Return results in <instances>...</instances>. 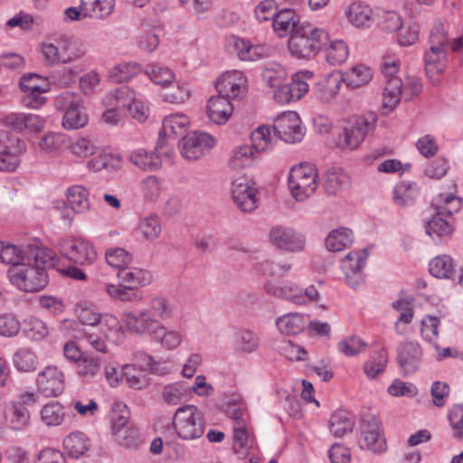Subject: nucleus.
Instances as JSON below:
<instances>
[{
    "label": "nucleus",
    "instance_id": "nucleus-21",
    "mask_svg": "<svg viewBox=\"0 0 463 463\" xmlns=\"http://www.w3.org/2000/svg\"><path fill=\"white\" fill-rule=\"evenodd\" d=\"M117 277L119 284L131 286V288L138 290L140 287H145L151 282L152 276L149 271L126 266L125 268L118 270Z\"/></svg>",
    "mask_w": 463,
    "mask_h": 463
},
{
    "label": "nucleus",
    "instance_id": "nucleus-55",
    "mask_svg": "<svg viewBox=\"0 0 463 463\" xmlns=\"http://www.w3.org/2000/svg\"><path fill=\"white\" fill-rule=\"evenodd\" d=\"M372 10L368 5L353 4L349 7L347 17L356 27L368 26L371 21Z\"/></svg>",
    "mask_w": 463,
    "mask_h": 463
},
{
    "label": "nucleus",
    "instance_id": "nucleus-37",
    "mask_svg": "<svg viewBox=\"0 0 463 463\" xmlns=\"http://www.w3.org/2000/svg\"><path fill=\"white\" fill-rule=\"evenodd\" d=\"M403 95V84L399 77H391L386 80L383 90L384 107L394 109Z\"/></svg>",
    "mask_w": 463,
    "mask_h": 463
},
{
    "label": "nucleus",
    "instance_id": "nucleus-31",
    "mask_svg": "<svg viewBox=\"0 0 463 463\" xmlns=\"http://www.w3.org/2000/svg\"><path fill=\"white\" fill-rule=\"evenodd\" d=\"M354 241L353 232L347 228L332 231L326 239V246L329 251H340L350 246Z\"/></svg>",
    "mask_w": 463,
    "mask_h": 463
},
{
    "label": "nucleus",
    "instance_id": "nucleus-8",
    "mask_svg": "<svg viewBox=\"0 0 463 463\" xmlns=\"http://www.w3.org/2000/svg\"><path fill=\"white\" fill-rule=\"evenodd\" d=\"M377 119V115L373 112L354 118L345 127L337 146L350 150L357 148L365 136L374 129Z\"/></svg>",
    "mask_w": 463,
    "mask_h": 463
},
{
    "label": "nucleus",
    "instance_id": "nucleus-5",
    "mask_svg": "<svg viewBox=\"0 0 463 463\" xmlns=\"http://www.w3.org/2000/svg\"><path fill=\"white\" fill-rule=\"evenodd\" d=\"M251 146H244L235 149L229 161L233 169H241L250 165L254 160V152H264L272 146L273 138L270 128L259 127L250 136Z\"/></svg>",
    "mask_w": 463,
    "mask_h": 463
},
{
    "label": "nucleus",
    "instance_id": "nucleus-23",
    "mask_svg": "<svg viewBox=\"0 0 463 463\" xmlns=\"http://www.w3.org/2000/svg\"><path fill=\"white\" fill-rule=\"evenodd\" d=\"M91 443L88 436L81 431H74L63 440V448L71 458H80L90 450Z\"/></svg>",
    "mask_w": 463,
    "mask_h": 463
},
{
    "label": "nucleus",
    "instance_id": "nucleus-44",
    "mask_svg": "<svg viewBox=\"0 0 463 463\" xmlns=\"http://www.w3.org/2000/svg\"><path fill=\"white\" fill-rule=\"evenodd\" d=\"M65 417L64 407L58 402L45 404L41 410V420L47 426L61 425Z\"/></svg>",
    "mask_w": 463,
    "mask_h": 463
},
{
    "label": "nucleus",
    "instance_id": "nucleus-22",
    "mask_svg": "<svg viewBox=\"0 0 463 463\" xmlns=\"http://www.w3.org/2000/svg\"><path fill=\"white\" fill-rule=\"evenodd\" d=\"M279 331L286 335H296L307 326V317L300 313H288L276 319Z\"/></svg>",
    "mask_w": 463,
    "mask_h": 463
},
{
    "label": "nucleus",
    "instance_id": "nucleus-53",
    "mask_svg": "<svg viewBox=\"0 0 463 463\" xmlns=\"http://www.w3.org/2000/svg\"><path fill=\"white\" fill-rule=\"evenodd\" d=\"M348 48L342 40H335L326 49V60L334 66L345 62L348 57Z\"/></svg>",
    "mask_w": 463,
    "mask_h": 463
},
{
    "label": "nucleus",
    "instance_id": "nucleus-18",
    "mask_svg": "<svg viewBox=\"0 0 463 463\" xmlns=\"http://www.w3.org/2000/svg\"><path fill=\"white\" fill-rule=\"evenodd\" d=\"M422 351L419 344L405 342L397 347V361L404 375L416 372L420 364Z\"/></svg>",
    "mask_w": 463,
    "mask_h": 463
},
{
    "label": "nucleus",
    "instance_id": "nucleus-54",
    "mask_svg": "<svg viewBox=\"0 0 463 463\" xmlns=\"http://www.w3.org/2000/svg\"><path fill=\"white\" fill-rule=\"evenodd\" d=\"M153 336L163 347L169 350L176 348L182 341V336L177 331L167 330L161 322Z\"/></svg>",
    "mask_w": 463,
    "mask_h": 463
},
{
    "label": "nucleus",
    "instance_id": "nucleus-50",
    "mask_svg": "<svg viewBox=\"0 0 463 463\" xmlns=\"http://www.w3.org/2000/svg\"><path fill=\"white\" fill-rule=\"evenodd\" d=\"M146 74L156 84L166 87L175 80L174 72L160 64H149L146 68Z\"/></svg>",
    "mask_w": 463,
    "mask_h": 463
},
{
    "label": "nucleus",
    "instance_id": "nucleus-61",
    "mask_svg": "<svg viewBox=\"0 0 463 463\" xmlns=\"http://www.w3.org/2000/svg\"><path fill=\"white\" fill-rule=\"evenodd\" d=\"M86 341L96 351L106 353L107 345L105 342V334L95 327H87L82 329V335L80 336Z\"/></svg>",
    "mask_w": 463,
    "mask_h": 463
},
{
    "label": "nucleus",
    "instance_id": "nucleus-49",
    "mask_svg": "<svg viewBox=\"0 0 463 463\" xmlns=\"http://www.w3.org/2000/svg\"><path fill=\"white\" fill-rule=\"evenodd\" d=\"M261 77L268 86L275 88L283 83L287 77V71L282 65L277 62H269L265 65Z\"/></svg>",
    "mask_w": 463,
    "mask_h": 463
},
{
    "label": "nucleus",
    "instance_id": "nucleus-40",
    "mask_svg": "<svg viewBox=\"0 0 463 463\" xmlns=\"http://www.w3.org/2000/svg\"><path fill=\"white\" fill-rule=\"evenodd\" d=\"M432 276L439 279H451L455 274L453 260L448 255H441L432 259L429 264Z\"/></svg>",
    "mask_w": 463,
    "mask_h": 463
},
{
    "label": "nucleus",
    "instance_id": "nucleus-2",
    "mask_svg": "<svg viewBox=\"0 0 463 463\" xmlns=\"http://www.w3.org/2000/svg\"><path fill=\"white\" fill-rule=\"evenodd\" d=\"M55 265V253L50 260L32 261L28 264H21L19 267H11L7 271V277L13 286L19 290L33 293L43 289L48 284L47 269Z\"/></svg>",
    "mask_w": 463,
    "mask_h": 463
},
{
    "label": "nucleus",
    "instance_id": "nucleus-62",
    "mask_svg": "<svg viewBox=\"0 0 463 463\" xmlns=\"http://www.w3.org/2000/svg\"><path fill=\"white\" fill-rule=\"evenodd\" d=\"M130 412L124 403H115L111 413L112 431L130 426L128 420Z\"/></svg>",
    "mask_w": 463,
    "mask_h": 463
},
{
    "label": "nucleus",
    "instance_id": "nucleus-38",
    "mask_svg": "<svg viewBox=\"0 0 463 463\" xmlns=\"http://www.w3.org/2000/svg\"><path fill=\"white\" fill-rule=\"evenodd\" d=\"M260 345L259 336L249 329H240L235 336V350L241 354H251Z\"/></svg>",
    "mask_w": 463,
    "mask_h": 463
},
{
    "label": "nucleus",
    "instance_id": "nucleus-47",
    "mask_svg": "<svg viewBox=\"0 0 463 463\" xmlns=\"http://www.w3.org/2000/svg\"><path fill=\"white\" fill-rule=\"evenodd\" d=\"M312 77L313 72L310 71H298L292 75L289 83H286L292 90L290 92L293 95L294 101L300 99L308 91L309 85L307 80Z\"/></svg>",
    "mask_w": 463,
    "mask_h": 463
},
{
    "label": "nucleus",
    "instance_id": "nucleus-32",
    "mask_svg": "<svg viewBox=\"0 0 463 463\" xmlns=\"http://www.w3.org/2000/svg\"><path fill=\"white\" fill-rule=\"evenodd\" d=\"M418 195L419 190L415 184L403 182L396 184L392 192L393 201L400 207L412 205Z\"/></svg>",
    "mask_w": 463,
    "mask_h": 463
},
{
    "label": "nucleus",
    "instance_id": "nucleus-17",
    "mask_svg": "<svg viewBox=\"0 0 463 463\" xmlns=\"http://www.w3.org/2000/svg\"><path fill=\"white\" fill-rule=\"evenodd\" d=\"M123 316L128 330L136 335H154L159 327V320L153 317L147 308L141 309L137 314L127 312Z\"/></svg>",
    "mask_w": 463,
    "mask_h": 463
},
{
    "label": "nucleus",
    "instance_id": "nucleus-28",
    "mask_svg": "<svg viewBox=\"0 0 463 463\" xmlns=\"http://www.w3.org/2000/svg\"><path fill=\"white\" fill-rule=\"evenodd\" d=\"M129 161L138 168L146 171H155L161 166L159 156L154 152H147L143 148L130 153Z\"/></svg>",
    "mask_w": 463,
    "mask_h": 463
},
{
    "label": "nucleus",
    "instance_id": "nucleus-34",
    "mask_svg": "<svg viewBox=\"0 0 463 463\" xmlns=\"http://www.w3.org/2000/svg\"><path fill=\"white\" fill-rule=\"evenodd\" d=\"M106 291L111 298L122 302H138L143 298L137 289L125 284H107Z\"/></svg>",
    "mask_w": 463,
    "mask_h": 463
},
{
    "label": "nucleus",
    "instance_id": "nucleus-33",
    "mask_svg": "<svg viewBox=\"0 0 463 463\" xmlns=\"http://www.w3.org/2000/svg\"><path fill=\"white\" fill-rule=\"evenodd\" d=\"M233 46L241 61H252L265 56V49L261 45H253L249 41L236 38Z\"/></svg>",
    "mask_w": 463,
    "mask_h": 463
},
{
    "label": "nucleus",
    "instance_id": "nucleus-64",
    "mask_svg": "<svg viewBox=\"0 0 463 463\" xmlns=\"http://www.w3.org/2000/svg\"><path fill=\"white\" fill-rule=\"evenodd\" d=\"M449 425L455 439H463V406L456 405L449 413Z\"/></svg>",
    "mask_w": 463,
    "mask_h": 463
},
{
    "label": "nucleus",
    "instance_id": "nucleus-42",
    "mask_svg": "<svg viewBox=\"0 0 463 463\" xmlns=\"http://www.w3.org/2000/svg\"><path fill=\"white\" fill-rule=\"evenodd\" d=\"M373 77L372 70L369 67L359 64L349 69L345 74V80L347 86L357 89L367 84Z\"/></svg>",
    "mask_w": 463,
    "mask_h": 463
},
{
    "label": "nucleus",
    "instance_id": "nucleus-46",
    "mask_svg": "<svg viewBox=\"0 0 463 463\" xmlns=\"http://www.w3.org/2000/svg\"><path fill=\"white\" fill-rule=\"evenodd\" d=\"M387 363V351L382 348L364 363V372L368 378L373 379L385 370Z\"/></svg>",
    "mask_w": 463,
    "mask_h": 463
},
{
    "label": "nucleus",
    "instance_id": "nucleus-14",
    "mask_svg": "<svg viewBox=\"0 0 463 463\" xmlns=\"http://www.w3.org/2000/svg\"><path fill=\"white\" fill-rule=\"evenodd\" d=\"M367 250L349 252L342 261V269L345 275L346 283L353 288H358L364 281L363 269L365 266Z\"/></svg>",
    "mask_w": 463,
    "mask_h": 463
},
{
    "label": "nucleus",
    "instance_id": "nucleus-15",
    "mask_svg": "<svg viewBox=\"0 0 463 463\" xmlns=\"http://www.w3.org/2000/svg\"><path fill=\"white\" fill-rule=\"evenodd\" d=\"M38 391L45 397H56L64 390L63 373L56 366H47L36 378Z\"/></svg>",
    "mask_w": 463,
    "mask_h": 463
},
{
    "label": "nucleus",
    "instance_id": "nucleus-13",
    "mask_svg": "<svg viewBox=\"0 0 463 463\" xmlns=\"http://www.w3.org/2000/svg\"><path fill=\"white\" fill-rule=\"evenodd\" d=\"M254 183L246 175L235 178L232 183V197L237 206L246 213H250L257 208V189Z\"/></svg>",
    "mask_w": 463,
    "mask_h": 463
},
{
    "label": "nucleus",
    "instance_id": "nucleus-11",
    "mask_svg": "<svg viewBox=\"0 0 463 463\" xmlns=\"http://www.w3.org/2000/svg\"><path fill=\"white\" fill-rule=\"evenodd\" d=\"M61 252L71 261L79 265H90L96 259L93 246L82 238L60 239Z\"/></svg>",
    "mask_w": 463,
    "mask_h": 463
},
{
    "label": "nucleus",
    "instance_id": "nucleus-41",
    "mask_svg": "<svg viewBox=\"0 0 463 463\" xmlns=\"http://www.w3.org/2000/svg\"><path fill=\"white\" fill-rule=\"evenodd\" d=\"M188 125L189 119L184 114H172L163 120V133L165 136H182L186 132Z\"/></svg>",
    "mask_w": 463,
    "mask_h": 463
},
{
    "label": "nucleus",
    "instance_id": "nucleus-58",
    "mask_svg": "<svg viewBox=\"0 0 463 463\" xmlns=\"http://www.w3.org/2000/svg\"><path fill=\"white\" fill-rule=\"evenodd\" d=\"M106 261L110 267L119 270L131 263L132 256L123 248H111L106 251Z\"/></svg>",
    "mask_w": 463,
    "mask_h": 463
},
{
    "label": "nucleus",
    "instance_id": "nucleus-19",
    "mask_svg": "<svg viewBox=\"0 0 463 463\" xmlns=\"http://www.w3.org/2000/svg\"><path fill=\"white\" fill-rule=\"evenodd\" d=\"M67 204L64 205L62 212V218L71 220L68 209L70 208L74 213H85L90 208V202L88 200V192L85 187L81 185H73L67 190Z\"/></svg>",
    "mask_w": 463,
    "mask_h": 463
},
{
    "label": "nucleus",
    "instance_id": "nucleus-3",
    "mask_svg": "<svg viewBox=\"0 0 463 463\" xmlns=\"http://www.w3.org/2000/svg\"><path fill=\"white\" fill-rule=\"evenodd\" d=\"M328 41V33L308 23L296 29L288 40L289 52L298 59L310 60L323 49Z\"/></svg>",
    "mask_w": 463,
    "mask_h": 463
},
{
    "label": "nucleus",
    "instance_id": "nucleus-1",
    "mask_svg": "<svg viewBox=\"0 0 463 463\" xmlns=\"http://www.w3.org/2000/svg\"><path fill=\"white\" fill-rule=\"evenodd\" d=\"M246 80L237 72H227L216 81L218 95L209 99L207 115L213 123H225L233 111L231 99H238L246 92Z\"/></svg>",
    "mask_w": 463,
    "mask_h": 463
},
{
    "label": "nucleus",
    "instance_id": "nucleus-60",
    "mask_svg": "<svg viewBox=\"0 0 463 463\" xmlns=\"http://www.w3.org/2000/svg\"><path fill=\"white\" fill-rule=\"evenodd\" d=\"M20 88L23 91H48L49 82L36 73L24 75L20 80Z\"/></svg>",
    "mask_w": 463,
    "mask_h": 463
},
{
    "label": "nucleus",
    "instance_id": "nucleus-6",
    "mask_svg": "<svg viewBox=\"0 0 463 463\" xmlns=\"http://www.w3.org/2000/svg\"><path fill=\"white\" fill-rule=\"evenodd\" d=\"M176 435L184 440H194L204 433V423L201 413L194 405L179 407L173 417Z\"/></svg>",
    "mask_w": 463,
    "mask_h": 463
},
{
    "label": "nucleus",
    "instance_id": "nucleus-4",
    "mask_svg": "<svg viewBox=\"0 0 463 463\" xmlns=\"http://www.w3.org/2000/svg\"><path fill=\"white\" fill-rule=\"evenodd\" d=\"M52 256V250L41 247L40 242L34 241L23 248H18L9 242L0 241V261L11 265L12 267H19L21 264H25V261L30 264L32 261L46 262L51 260Z\"/></svg>",
    "mask_w": 463,
    "mask_h": 463
},
{
    "label": "nucleus",
    "instance_id": "nucleus-16",
    "mask_svg": "<svg viewBox=\"0 0 463 463\" xmlns=\"http://www.w3.org/2000/svg\"><path fill=\"white\" fill-rule=\"evenodd\" d=\"M269 240L277 248L286 251H300L306 240L295 230L284 226H274L269 232Z\"/></svg>",
    "mask_w": 463,
    "mask_h": 463
},
{
    "label": "nucleus",
    "instance_id": "nucleus-63",
    "mask_svg": "<svg viewBox=\"0 0 463 463\" xmlns=\"http://www.w3.org/2000/svg\"><path fill=\"white\" fill-rule=\"evenodd\" d=\"M62 62L67 63L78 60L86 54L82 43L76 41H63L61 45Z\"/></svg>",
    "mask_w": 463,
    "mask_h": 463
},
{
    "label": "nucleus",
    "instance_id": "nucleus-36",
    "mask_svg": "<svg viewBox=\"0 0 463 463\" xmlns=\"http://www.w3.org/2000/svg\"><path fill=\"white\" fill-rule=\"evenodd\" d=\"M446 57L444 48L430 46V50L426 52L424 57L426 73H442L445 69Z\"/></svg>",
    "mask_w": 463,
    "mask_h": 463
},
{
    "label": "nucleus",
    "instance_id": "nucleus-30",
    "mask_svg": "<svg viewBox=\"0 0 463 463\" xmlns=\"http://www.w3.org/2000/svg\"><path fill=\"white\" fill-rule=\"evenodd\" d=\"M134 92L128 86H121L109 92L104 99L106 108L126 110L133 99Z\"/></svg>",
    "mask_w": 463,
    "mask_h": 463
},
{
    "label": "nucleus",
    "instance_id": "nucleus-7",
    "mask_svg": "<svg viewBox=\"0 0 463 463\" xmlns=\"http://www.w3.org/2000/svg\"><path fill=\"white\" fill-rule=\"evenodd\" d=\"M317 174L313 165L301 163L291 168L288 175V187L298 201H304L317 188Z\"/></svg>",
    "mask_w": 463,
    "mask_h": 463
},
{
    "label": "nucleus",
    "instance_id": "nucleus-10",
    "mask_svg": "<svg viewBox=\"0 0 463 463\" xmlns=\"http://www.w3.org/2000/svg\"><path fill=\"white\" fill-rule=\"evenodd\" d=\"M269 128L273 141L277 137L286 143H297L304 137L301 120L295 111L283 113L277 118L275 125Z\"/></svg>",
    "mask_w": 463,
    "mask_h": 463
},
{
    "label": "nucleus",
    "instance_id": "nucleus-39",
    "mask_svg": "<svg viewBox=\"0 0 463 463\" xmlns=\"http://www.w3.org/2000/svg\"><path fill=\"white\" fill-rule=\"evenodd\" d=\"M145 373L136 365L126 364L122 367L121 381L125 380L130 388L141 390L149 384V379Z\"/></svg>",
    "mask_w": 463,
    "mask_h": 463
},
{
    "label": "nucleus",
    "instance_id": "nucleus-43",
    "mask_svg": "<svg viewBox=\"0 0 463 463\" xmlns=\"http://www.w3.org/2000/svg\"><path fill=\"white\" fill-rule=\"evenodd\" d=\"M15 369L23 373L34 372L38 366L36 354L28 348H21L15 352L13 357Z\"/></svg>",
    "mask_w": 463,
    "mask_h": 463
},
{
    "label": "nucleus",
    "instance_id": "nucleus-59",
    "mask_svg": "<svg viewBox=\"0 0 463 463\" xmlns=\"http://www.w3.org/2000/svg\"><path fill=\"white\" fill-rule=\"evenodd\" d=\"M445 215H439L432 217L425 223L426 233L430 237L436 235L438 237L449 235L452 231V225L443 219Z\"/></svg>",
    "mask_w": 463,
    "mask_h": 463
},
{
    "label": "nucleus",
    "instance_id": "nucleus-29",
    "mask_svg": "<svg viewBox=\"0 0 463 463\" xmlns=\"http://www.w3.org/2000/svg\"><path fill=\"white\" fill-rule=\"evenodd\" d=\"M431 204L435 207L436 213L449 217L459 212L462 199L453 194H439Z\"/></svg>",
    "mask_w": 463,
    "mask_h": 463
},
{
    "label": "nucleus",
    "instance_id": "nucleus-26",
    "mask_svg": "<svg viewBox=\"0 0 463 463\" xmlns=\"http://www.w3.org/2000/svg\"><path fill=\"white\" fill-rule=\"evenodd\" d=\"M265 289L268 294L274 297L285 298L298 305L304 304L305 297L302 296V289L293 283L278 286L269 281L265 285Z\"/></svg>",
    "mask_w": 463,
    "mask_h": 463
},
{
    "label": "nucleus",
    "instance_id": "nucleus-35",
    "mask_svg": "<svg viewBox=\"0 0 463 463\" xmlns=\"http://www.w3.org/2000/svg\"><path fill=\"white\" fill-rule=\"evenodd\" d=\"M80 322L88 327H95L98 325L102 326L104 323L110 325L112 327L118 326V320L112 316H104L103 317L99 313L90 307H80L79 310Z\"/></svg>",
    "mask_w": 463,
    "mask_h": 463
},
{
    "label": "nucleus",
    "instance_id": "nucleus-25",
    "mask_svg": "<svg viewBox=\"0 0 463 463\" xmlns=\"http://www.w3.org/2000/svg\"><path fill=\"white\" fill-rule=\"evenodd\" d=\"M350 181L348 175L341 168H330L323 175V188L329 195H335L348 186Z\"/></svg>",
    "mask_w": 463,
    "mask_h": 463
},
{
    "label": "nucleus",
    "instance_id": "nucleus-9",
    "mask_svg": "<svg viewBox=\"0 0 463 463\" xmlns=\"http://www.w3.org/2000/svg\"><path fill=\"white\" fill-rule=\"evenodd\" d=\"M360 430L358 446L361 449L369 450L373 454H382L386 451V439L377 418L364 417L361 421Z\"/></svg>",
    "mask_w": 463,
    "mask_h": 463
},
{
    "label": "nucleus",
    "instance_id": "nucleus-20",
    "mask_svg": "<svg viewBox=\"0 0 463 463\" xmlns=\"http://www.w3.org/2000/svg\"><path fill=\"white\" fill-rule=\"evenodd\" d=\"M301 25L302 23L299 22L292 9H283L277 12L272 20V27L279 37H284L288 33L292 34Z\"/></svg>",
    "mask_w": 463,
    "mask_h": 463
},
{
    "label": "nucleus",
    "instance_id": "nucleus-52",
    "mask_svg": "<svg viewBox=\"0 0 463 463\" xmlns=\"http://www.w3.org/2000/svg\"><path fill=\"white\" fill-rule=\"evenodd\" d=\"M88 123V116L82 111V106L75 105L66 111L62 118V126L67 129H78Z\"/></svg>",
    "mask_w": 463,
    "mask_h": 463
},
{
    "label": "nucleus",
    "instance_id": "nucleus-45",
    "mask_svg": "<svg viewBox=\"0 0 463 463\" xmlns=\"http://www.w3.org/2000/svg\"><path fill=\"white\" fill-rule=\"evenodd\" d=\"M102 361L99 355L87 354L77 364V373L87 379H92L100 371Z\"/></svg>",
    "mask_w": 463,
    "mask_h": 463
},
{
    "label": "nucleus",
    "instance_id": "nucleus-56",
    "mask_svg": "<svg viewBox=\"0 0 463 463\" xmlns=\"http://www.w3.org/2000/svg\"><path fill=\"white\" fill-rule=\"evenodd\" d=\"M9 421L12 429L21 430L29 424L30 413L22 403H14L9 409Z\"/></svg>",
    "mask_w": 463,
    "mask_h": 463
},
{
    "label": "nucleus",
    "instance_id": "nucleus-24",
    "mask_svg": "<svg viewBox=\"0 0 463 463\" xmlns=\"http://www.w3.org/2000/svg\"><path fill=\"white\" fill-rule=\"evenodd\" d=\"M355 424V418L349 411L338 410L335 411L329 420V430L335 438H342L351 432Z\"/></svg>",
    "mask_w": 463,
    "mask_h": 463
},
{
    "label": "nucleus",
    "instance_id": "nucleus-27",
    "mask_svg": "<svg viewBox=\"0 0 463 463\" xmlns=\"http://www.w3.org/2000/svg\"><path fill=\"white\" fill-rule=\"evenodd\" d=\"M343 78L338 74H329L320 80L315 89L316 95L323 102H328L338 93Z\"/></svg>",
    "mask_w": 463,
    "mask_h": 463
},
{
    "label": "nucleus",
    "instance_id": "nucleus-48",
    "mask_svg": "<svg viewBox=\"0 0 463 463\" xmlns=\"http://www.w3.org/2000/svg\"><path fill=\"white\" fill-rule=\"evenodd\" d=\"M113 436L115 440L121 446L128 449H137L142 442L138 430L133 425L126 428H120L114 430Z\"/></svg>",
    "mask_w": 463,
    "mask_h": 463
},
{
    "label": "nucleus",
    "instance_id": "nucleus-57",
    "mask_svg": "<svg viewBox=\"0 0 463 463\" xmlns=\"http://www.w3.org/2000/svg\"><path fill=\"white\" fill-rule=\"evenodd\" d=\"M150 312L153 317L162 321L169 319L173 317V307L169 304L168 300L163 297H155L150 300L149 303Z\"/></svg>",
    "mask_w": 463,
    "mask_h": 463
},
{
    "label": "nucleus",
    "instance_id": "nucleus-12",
    "mask_svg": "<svg viewBox=\"0 0 463 463\" xmlns=\"http://www.w3.org/2000/svg\"><path fill=\"white\" fill-rule=\"evenodd\" d=\"M214 139L207 133L194 132L184 136L179 142L181 155L187 160H197L208 153Z\"/></svg>",
    "mask_w": 463,
    "mask_h": 463
},
{
    "label": "nucleus",
    "instance_id": "nucleus-51",
    "mask_svg": "<svg viewBox=\"0 0 463 463\" xmlns=\"http://www.w3.org/2000/svg\"><path fill=\"white\" fill-rule=\"evenodd\" d=\"M189 391L185 383H175L164 387L162 396L167 404L177 405L186 398Z\"/></svg>",
    "mask_w": 463,
    "mask_h": 463
}]
</instances>
